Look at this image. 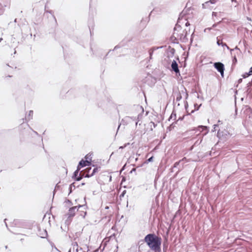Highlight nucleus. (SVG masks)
<instances>
[{
  "mask_svg": "<svg viewBox=\"0 0 252 252\" xmlns=\"http://www.w3.org/2000/svg\"><path fill=\"white\" fill-rule=\"evenodd\" d=\"M181 15L182 13L179 16L177 23L174 27L173 34L170 37L171 41L174 43H178L179 41L186 43L188 40V38L187 37L188 34L187 30H182L181 26L179 25V23H181L183 20H184L185 22L187 21V19L186 18L184 19L183 16Z\"/></svg>",
  "mask_w": 252,
  "mask_h": 252,
  "instance_id": "f257e3e1",
  "label": "nucleus"
},
{
  "mask_svg": "<svg viewBox=\"0 0 252 252\" xmlns=\"http://www.w3.org/2000/svg\"><path fill=\"white\" fill-rule=\"evenodd\" d=\"M144 241L151 250L156 252L160 251L161 238L156 236L155 234H149L145 236Z\"/></svg>",
  "mask_w": 252,
  "mask_h": 252,
  "instance_id": "f03ea898",
  "label": "nucleus"
},
{
  "mask_svg": "<svg viewBox=\"0 0 252 252\" xmlns=\"http://www.w3.org/2000/svg\"><path fill=\"white\" fill-rule=\"evenodd\" d=\"M214 67L219 72L221 76L223 77L224 76V66L220 62H217L214 63Z\"/></svg>",
  "mask_w": 252,
  "mask_h": 252,
  "instance_id": "7ed1b4c3",
  "label": "nucleus"
},
{
  "mask_svg": "<svg viewBox=\"0 0 252 252\" xmlns=\"http://www.w3.org/2000/svg\"><path fill=\"white\" fill-rule=\"evenodd\" d=\"M80 170V167H77V169L74 172L73 175L72 176V178L76 181L81 180L83 177H85V174H82V172H81L79 174V172Z\"/></svg>",
  "mask_w": 252,
  "mask_h": 252,
  "instance_id": "20e7f679",
  "label": "nucleus"
},
{
  "mask_svg": "<svg viewBox=\"0 0 252 252\" xmlns=\"http://www.w3.org/2000/svg\"><path fill=\"white\" fill-rule=\"evenodd\" d=\"M83 207V205H79L78 206H74L73 207L70 208L68 212L67 213V215L68 216V218H71L75 216V214L77 211H78V208Z\"/></svg>",
  "mask_w": 252,
  "mask_h": 252,
  "instance_id": "39448f33",
  "label": "nucleus"
},
{
  "mask_svg": "<svg viewBox=\"0 0 252 252\" xmlns=\"http://www.w3.org/2000/svg\"><path fill=\"white\" fill-rule=\"evenodd\" d=\"M38 235L39 237L42 238H45L47 237V232L46 229H41L40 227L38 226Z\"/></svg>",
  "mask_w": 252,
  "mask_h": 252,
  "instance_id": "423d86ee",
  "label": "nucleus"
},
{
  "mask_svg": "<svg viewBox=\"0 0 252 252\" xmlns=\"http://www.w3.org/2000/svg\"><path fill=\"white\" fill-rule=\"evenodd\" d=\"M171 68L172 70L174 71L175 73H177L179 72V69L178 68V65L176 62V61L174 60L171 63Z\"/></svg>",
  "mask_w": 252,
  "mask_h": 252,
  "instance_id": "0eeeda50",
  "label": "nucleus"
},
{
  "mask_svg": "<svg viewBox=\"0 0 252 252\" xmlns=\"http://www.w3.org/2000/svg\"><path fill=\"white\" fill-rule=\"evenodd\" d=\"M91 164V162L89 161L88 160H84L83 159H82L79 163V164L78 165L77 167H84L86 165H89Z\"/></svg>",
  "mask_w": 252,
  "mask_h": 252,
  "instance_id": "6e6552de",
  "label": "nucleus"
},
{
  "mask_svg": "<svg viewBox=\"0 0 252 252\" xmlns=\"http://www.w3.org/2000/svg\"><path fill=\"white\" fill-rule=\"evenodd\" d=\"M197 130L199 131V132L197 134H199L200 132L204 131L205 130H206V131L205 133V134L207 133L208 132V127L206 126H199L196 128Z\"/></svg>",
  "mask_w": 252,
  "mask_h": 252,
  "instance_id": "1a4fd4ad",
  "label": "nucleus"
},
{
  "mask_svg": "<svg viewBox=\"0 0 252 252\" xmlns=\"http://www.w3.org/2000/svg\"><path fill=\"white\" fill-rule=\"evenodd\" d=\"M162 47V46H160V47H153L152 48H151L149 50V55H150V59H152V55L153 54V53L154 52V51L159 49V48H161Z\"/></svg>",
  "mask_w": 252,
  "mask_h": 252,
  "instance_id": "9d476101",
  "label": "nucleus"
},
{
  "mask_svg": "<svg viewBox=\"0 0 252 252\" xmlns=\"http://www.w3.org/2000/svg\"><path fill=\"white\" fill-rule=\"evenodd\" d=\"M187 162L188 160H187L186 158H184L180 160L179 161L176 162L174 164V168H176L178 166H180V164L182 163V162Z\"/></svg>",
  "mask_w": 252,
  "mask_h": 252,
  "instance_id": "9b49d317",
  "label": "nucleus"
},
{
  "mask_svg": "<svg viewBox=\"0 0 252 252\" xmlns=\"http://www.w3.org/2000/svg\"><path fill=\"white\" fill-rule=\"evenodd\" d=\"M98 171V168L97 167H95L93 170L92 172L91 173V174H86L85 175V177L86 178H89L90 177L93 176L94 174Z\"/></svg>",
  "mask_w": 252,
  "mask_h": 252,
  "instance_id": "f8f14e48",
  "label": "nucleus"
},
{
  "mask_svg": "<svg viewBox=\"0 0 252 252\" xmlns=\"http://www.w3.org/2000/svg\"><path fill=\"white\" fill-rule=\"evenodd\" d=\"M125 120L128 122H131V121H135V126H136L137 125L138 121H136L135 117H126Z\"/></svg>",
  "mask_w": 252,
  "mask_h": 252,
  "instance_id": "ddd939ff",
  "label": "nucleus"
},
{
  "mask_svg": "<svg viewBox=\"0 0 252 252\" xmlns=\"http://www.w3.org/2000/svg\"><path fill=\"white\" fill-rule=\"evenodd\" d=\"M247 10L249 15H252V4L247 5Z\"/></svg>",
  "mask_w": 252,
  "mask_h": 252,
  "instance_id": "4468645a",
  "label": "nucleus"
},
{
  "mask_svg": "<svg viewBox=\"0 0 252 252\" xmlns=\"http://www.w3.org/2000/svg\"><path fill=\"white\" fill-rule=\"evenodd\" d=\"M76 188L75 185V183H73L69 186V193H71L73 189H74Z\"/></svg>",
  "mask_w": 252,
  "mask_h": 252,
  "instance_id": "2eb2a0df",
  "label": "nucleus"
},
{
  "mask_svg": "<svg viewBox=\"0 0 252 252\" xmlns=\"http://www.w3.org/2000/svg\"><path fill=\"white\" fill-rule=\"evenodd\" d=\"M251 75H252V73H251L250 72V70L249 72H246L244 74H243L242 75V77H243V78H246L249 77V76H250Z\"/></svg>",
  "mask_w": 252,
  "mask_h": 252,
  "instance_id": "dca6fc26",
  "label": "nucleus"
},
{
  "mask_svg": "<svg viewBox=\"0 0 252 252\" xmlns=\"http://www.w3.org/2000/svg\"><path fill=\"white\" fill-rule=\"evenodd\" d=\"M175 52V50L174 48H170L169 54L171 57L174 56Z\"/></svg>",
  "mask_w": 252,
  "mask_h": 252,
  "instance_id": "f3484780",
  "label": "nucleus"
},
{
  "mask_svg": "<svg viewBox=\"0 0 252 252\" xmlns=\"http://www.w3.org/2000/svg\"><path fill=\"white\" fill-rule=\"evenodd\" d=\"M176 117V114L174 111H173L172 113H171V115L170 117H169L168 120L170 121V119H172L173 118H174V119H175Z\"/></svg>",
  "mask_w": 252,
  "mask_h": 252,
  "instance_id": "a211bd4d",
  "label": "nucleus"
},
{
  "mask_svg": "<svg viewBox=\"0 0 252 252\" xmlns=\"http://www.w3.org/2000/svg\"><path fill=\"white\" fill-rule=\"evenodd\" d=\"M33 111H32V110H30V111H29V115H28V119L29 120H30V119H32V115H33Z\"/></svg>",
  "mask_w": 252,
  "mask_h": 252,
  "instance_id": "6ab92c4d",
  "label": "nucleus"
},
{
  "mask_svg": "<svg viewBox=\"0 0 252 252\" xmlns=\"http://www.w3.org/2000/svg\"><path fill=\"white\" fill-rule=\"evenodd\" d=\"M237 62V60L235 55L234 56L232 59V64L233 65H235Z\"/></svg>",
  "mask_w": 252,
  "mask_h": 252,
  "instance_id": "aec40b11",
  "label": "nucleus"
},
{
  "mask_svg": "<svg viewBox=\"0 0 252 252\" xmlns=\"http://www.w3.org/2000/svg\"><path fill=\"white\" fill-rule=\"evenodd\" d=\"M182 99V95L180 94H178L176 98V100L177 101H179Z\"/></svg>",
  "mask_w": 252,
  "mask_h": 252,
  "instance_id": "412c9836",
  "label": "nucleus"
},
{
  "mask_svg": "<svg viewBox=\"0 0 252 252\" xmlns=\"http://www.w3.org/2000/svg\"><path fill=\"white\" fill-rule=\"evenodd\" d=\"M153 158L154 157L152 156L151 157V158H148L146 161V163H148L149 162H152L153 161Z\"/></svg>",
  "mask_w": 252,
  "mask_h": 252,
  "instance_id": "4be33fe9",
  "label": "nucleus"
},
{
  "mask_svg": "<svg viewBox=\"0 0 252 252\" xmlns=\"http://www.w3.org/2000/svg\"><path fill=\"white\" fill-rule=\"evenodd\" d=\"M217 24H215L213 25L212 27V28H206L204 30V31L206 32L207 30H209V31H210L212 28H214V27H216L217 26Z\"/></svg>",
  "mask_w": 252,
  "mask_h": 252,
  "instance_id": "5701e85b",
  "label": "nucleus"
},
{
  "mask_svg": "<svg viewBox=\"0 0 252 252\" xmlns=\"http://www.w3.org/2000/svg\"><path fill=\"white\" fill-rule=\"evenodd\" d=\"M3 7L2 5L0 3V15L3 13Z\"/></svg>",
  "mask_w": 252,
  "mask_h": 252,
  "instance_id": "b1692460",
  "label": "nucleus"
},
{
  "mask_svg": "<svg viewBox=\"0 0 252 252\" xmlns=\"http://www.w3.org/2000/svg\"><path fill=\"white\" fill-rule=\"evenodd\" d=\"M247 91L249 90L250 89V87L252 86V83H251V81L249 82L247 85Z\"/></svg>",
  "mask_w": 252,
  "mask_h": 252,
  "instance_id": "393cba45",
  "label": "nucleus"
},
{
  "mask_svg": "<svg viewBox=\"0 0 252 252\" xmlns=\"http://www.w3.org/2000/svg\"><path fill=\"white\" fill-rule=\"evenodd\" d=\"M91 170V167H89V168H87L86 169V172H87V174H90V172Z\"/></svg>",
  "mask_w": 252,
  "mask_h": 252,
  "instance_id": "a878e982",
  "label": "nucleus"
},
{
  "mask_svg": "<svg viewBox=\"0 0 252 252\" xmlns=\"http://www.w3.org/2000/svg\"><path fill=\"white\" fill-rule=\"evenodd\" d=\"M222 41H220V40L218 39V37L217 38V44L220 46V45H221V44H222Z\"/></svg>",
  "mask_w": 252,
  "mask_h": 252,
  "instance_id": "bb28decb",
  "label": "nucleus"
},
{
  "mask_svg": "<svg viewBox=\"0 0 252 252\" xmlns=\"http://www.w3.org/2000/svg\"><path fill=\"white\" fill-rule=\"evenodd\" d=\"M218 127V125H214V128H213V129L212 130L213 131H216V128Z\"/></svg>",
  "mask_w": 252,
  "mask_h": 252,
  "instance_id": "cd10ccee",
  "label": "nucleus"
},
{
  "mask_svg": "<svg viewBox=\"0 0 252 252\" xmlns=\"http://www.w3.org/2000/svg\"><path fill=\"white\" fill-rule=\"evenodd\" d=\"M129 143H127L126 144H125V145H124V146L120 147L119 149H124V148H125L127 145H129Z\"/></svg>",
  "mask_w": 252,
  "mask_h": 252,
  "instance_id": "c85d7f7f",
  "label": "nucleus"
},
{
  "mask_svg": "<svg viewBox=\"0 0 252 252\" xmlns=\"http://www.w3.org/2000/svg\"><path fill=\"white\" fill-rule=\"evenodd\" d=\"M218 0H210V1L212 4H215Z\"/></svg>",
  "mask_w": 252,
  "mask_h": 252,
  "instance_id": "c756f323",
  "label": "nucleus"
},
{
  "mask_svg": "<svg viewBox=\"0 0 252 252\" xmlns=\"http://www.w3.org/2000/svg\"><path fill=\"white\" fill-rule=\"evenodd\" d=\"M221 45L222 46H226L227 47V49H229V47L226 45V43H223V42L222 43V44H221Z\"/></svg>",
  "mask_w": 252,
  "mask_h": 252,
  "instance_id": "7c9ffc66",
  "label": "nucleus"
},
{
  "mask_svg": "<svg viewBox=\"0 0 252 252\" xmlns=\"http://www.w3.org/2000/svg\"><path fill=\"white\" fill-rule=\"evenodd\" d=\"M73 248L74 249L75 248V247L76 246V247H78V244L77 242H74L73 243Z\"/></svg>",
  "mask_w": 252,
  "mask_h": 252,
  "instance_id": "2f4dec72",
  "label": "nucleus"
},
{
  "mask_svg": "<svg viewBox=\"0 0 252 252\" xmlns=\"http://www.w3.org/2000/svg\"><path fill=\"white\" fill-rule=\"evenodd\" d=\"M242 80H242V78H240V79H239L238 80V84H237V86H236L237 87L238 86V85L239 84H240L241 83H242Z\"/></svg>",
  "mask_w": 252,
  "mask_h": 252,
  "instance_id": "473e14b6",
  "label": "nucleus"
},
{
  "mask_svg": "<svg viewBox=\"0 0 252 252\" xmlns=\"http://www.w3.org/2000/svg\"><path fill=\"white\" fill-rule=\"evenodd\" d=\"M217 12H213V13H212V16L213 17L217 16Z\"/></svg>",
  "mask_w": 252,
  "mask_h": 252,
  "instance_id": "72a5a7b5",
  "label": "nucleus"
},
{
  "mask_svg": "<svg viewBox=\"0 0 252 252\" xmlns=\"http://www.w3.org/2000/svg\"><path fill=\"white\" fill-rule=\"evenodd\" d=\"M232 2H235L236 3V5L235 6H236L237 5V1L236 0H231Z\"/></svg>",
  "mask_w": 252,
  "mask_h": 252,
  "instance_id": "f704fd0d",
  "label": "nucleus"
},
{
  "mask_svg": "<svg viewBox=\"0 0 252 252\" xmlns=\"http://www.w3.org/2000/svg\"><path fill=\"white\" fill-rule=\"evenodd\" d=\"M185 25L186 27H188L189 25V23L188 21H187L186 23H185Z\"/></svg>",
  "mask_w": 252,
  "mask_h": 252,
  "instance_id": "c9c22d12",
  "label": "nucleus"
},
{
  "mask_svg": "<svg viewBox=\"0 0 252 252\" xmlns=\"http://www.w3.org/2000/svg\"><path fill=\"white\" fill-rule=\"evenodd\" d=\"M247 19L248 20V21H252V19L249 17H247Z\"/></svg>",
  "mask_w": 252,
  "mask_h": 252,
  "instance_id": "e433bc0d",
  "label": "nucleus"
},
{
  "mask_svg": "<svg viewBox=\"0 0 252 252\" xmlns=\"http://www.w3.org/2000/svg\"><path fill=\"white\" fill-rule=\"evenodd\" d=\"M183 118H184V117H180V118L178 119V121H179V120H181V121H182V120L183 119Z\"/></svg>",
  "mask_w": 252,
  "mask_h": 252,
  "instance_id": "4c0bfd02",
  "label": "nucleus"
},
{
  "mask_svg": "<svg viewBox=\"0 0 252 252\" xmlns=\"http://www.w3.org/2000/svg\"><path fill=\"white\" fill-rule=\"evenodd\" d=\"M235 49H236V50H239L238 48L237 47H236L234 49H231V51H234Z\"/></svg>",
  "mask_w": 252,
  "mask_h": 252,
  "instance_id": "58836bf2",
  "label": "nucleus"
},
{
  "mask_svg": "<svg viewBox=\"0 0 252 252\" xmlns=\"http://www.w3.org/2000/svg\"><path fill=\"white\" fill-rule=\"evenodd\" d=\"M67 203H70V204H72L71 201L70 200H67Z\"/></svg>",
  "mask_w": 252,
  "mask_h": 252,
  "instance_id": "ea45409f",
  "label": "nucleus"
},
{
  "mask_svg": "<svg viewBox=\"0 0 252 252\" xmlns=\"http://www.w3.org/2000/svg\"><path fill=\"white\" fill-rule=\"evenodd\" d=\"M6 219H5V220H4V222H5V225H6V226L7 227V223H6Z\"/></svg>",
  "mask_w": 252,
  "mask_h": 252,
  "instance_id": "a19ab883",
  "label": "nucleus"
},
{
  "mask_svg": "<svg viewBox=\"0 0 252 252\" xmlns=\"http://www.w3.org/2000/svg\"><path fill=\"white\" fill-rule=\"evenodd\" d=\"M119 48L118 46V45H117V46H116L115 47V48H114V49H117V48Z\"/></svg>",
  "mask_w": 252,
  "mask_h": 252,
  "instance_id": "79ce46f5",
  "label": "nucleus"
},
{
  "mask_svg": "<svg viewBox=\"0 0 252 252\" xmlns=\"http://www.w3.org/2000/svg\"><path fill=\"white\" fill-rule=\"evenodd\" d=\"M76 248H76V252H78V247H76Z\"/></svg>",
  "mask_w": 252,
  "mask_h": 252,
  "instance_id": "37998d69",
  "label": "nucleus"
},
{
  "mask_svg": "<svg viewBox=\"0 0 252 252\" xmlns=\"http://www.w3.org/2000/svg\"><path fill=\"white\" fill-rule=\"evenodd\" d=\"M183 166H184L183 163H182V167H181V168H183Z\"/></svg>",
  "mask_w": 252,
  "mask_h": 252,
  "instance_id": "c03bdc74",
  "label": "nucleus"
},
{
  "mask_svg": "<svg viewBox=\"0 0 252 252\" xmlns=\"http://www.w3.org/2000/svg\"><path fill=\"white\" fill-rule=\"evenodd\" d=\"M140 109H142V110H143V109L142 108V107L141 106H140L139 107Z\"/></svg>",
  "mask_w": 252,
  "mask_h": 252,
  "instance_id": "a18cd8bd",
  "label": "nucleus"
},
{
  "mask_svg": "<svg viewBox=\"0 0 252 252\" xmlns=\"http://www.w3.org/2000/svg\"><path fill=\"white\" fill-rule=\"evenodd\" d=\"M2 40V38H0V42Z\"/></svg>",
  "mask_w": 252,
  "mask_h": 252,
  "instance_id": "49530a36",
  "label": "nucleus"
},
{
  "mask_svg": "<svg viewBox=\"0 0 252 252\" xmlns=\"http://www.w3.org/2000/svg\"><path fill=\"white\" fill-rule=\"evenodd\" d=\"M16 21H17V19H15V20H14V22H16Z\"/></svg>",
  "mask_w": 252,
  "mask_h": 252,
  "instance_id": "de8ad7c7",
  "label": "nucleus"
},
{
  "mask_svg": "<svg viewBox=\"0 0 252 252\" xmlns=\"http://www.w3.org/2000/svg\"><path fill=\"white\" fill-rule=\"evenodd\" d=\"M120 127V125L119 126L118 129Z\"/></svg>",
  "mask_w": 252,
  "mask_h": 252,
  "instance_id": "09e8293b",
  "label": "nucleus"
},
{
  "mask_svg": "<svg viewBox=\"0 0 252 252\" xmlns=\"http://www.w3.org/2000/svg\"><path fill=\"white\" fill-rule=\"evenodd\" d=\"M49 12L50 13H52V11H50Z\"/></svg>",
  "mask_w": 252,
  "mask_h": 252,
  "instance_id": "8fccbe9b",
  "label": "nucleus"
},
{
  "mask_svg": "<svg viewBox=\"0 0 252 252\" xmlns=\"http://www.w3.org/2000/svg\"><path fill=\"white\" fill-rule=\"evenodd\" d=\"M85 184L84 183H82V185H84Z\"/></svg>",
  "mask_w": 252,
  "mask_h": 252,
  "instance_id": "3c124183",
  "label": "nucleus"
},
{
  "mask_svg": "<svg viewBox=\"0 0 252 252\" xmlns=\"http://www.w3.org/2000/svg\"><path fill=\"white\" fill-rule=\"evenodd\" d=\"M251 83H252V80H251Z\"/></svg>",
  "mask_w": 252,
  "mask_h": 252,
  "instance_id": "603ef678",
  "label": "nucleus"
}]
</instances>
